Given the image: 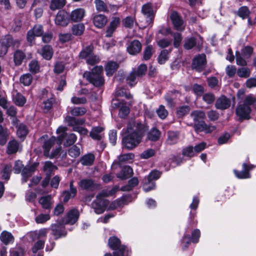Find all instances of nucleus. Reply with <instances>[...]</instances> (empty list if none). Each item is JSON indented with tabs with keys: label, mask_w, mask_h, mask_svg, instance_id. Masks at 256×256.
Wrapping results in <instances>:
<instances>
[{
	"label": "nucleus",
	"mask_w": 256,
	"mask_h": 256,
	"mask_svg": "<svg viewBox=\"0 0 256 256\" xmlns=\"http://www.w3.org/2000/svg\"><path fill=\"white\" fill-rule=\"evenodd\" d=\"M18 142L15 140H11L8 144L7 152L8 154H14L18 151Z\"/></svg>",
	"instance_id": "obj_46"
},
{
	"label": "nucleus",
	"mask_w": 256,
	"mask_h": 256,
	"mask_svg": "<svg viewBox=\"0 0 256 256\" xmlns=\"http://www.w3.org/2000/svg\"><path fill=\"white\" fill-rule=\"evenodd\" d=\"M41 54L44 59L46 60H50L53 55V50L52 46L49 45L44 46L42 48Z\"/></svg>",
	"instance_id": "obj_38"
},
{
	"label": "nucleus",
	"mask_w": 256,
	"mask_h": 256,
	"mask_svg": "<svg viewBox=\"0 0 256 256\" xmlns=\"http://www.w3.org/2000/svg\"><path fill=\"white\" fill-rule=\"evenodd\" d=\"M26 58V55L22 50H18L14 54V61L16 66L21 65Z\"/></svg>",
	"instance_id": "obj_27"
},
{
	"label": "nucleus",
	"mask_w": 256,
	"mask_h": 256,
	"mask_svg": "<svg viewBox=\"0 0 256 256\" xmlns=\"http://www.w3.org/2000/svg\"><path fill=\"white\" fill-rule=\"evenodd\" d=\"M206 56L202 54L196 56L192 60V68L196 72H201L204 70L206 66Z\"/></svg>",
	"instance_id": "obj_9"
},
{
	"label": "nucleus",
	"mask_w": 256,
	"mask_h": 256,
	"mask_svg": "<svg viewBox=\"0 0 256 256\" xmlns=\"http://www.w3.org/2000/svg\"><path fill=\"white\" fill-rule=\"evenodd\" d=\"M215 100V96L212 92L206 93L202 95V100L208 104H212Z\"/></svg>",
	"instance_id": "obj_55"
},
{
	"label": "nucleus",
	"mask_w": 256,
	"mask_h": 256,
	"mask_svg": "<svg viewBox=\"0 0 256 256\" xmlns=\"http://www.w3.org/2000/svg\"><path fill=\"white\" fill-rule=\"evenodd\" d=\"M68 154L72 158H76L80 154V148L74 145L68 150Z\"/></svg>",
	"instance_id": "obj_60"
},
{
	"label": "nucleus",
	"mask_w": 256,
	"mask_h": 256,
	"mask_svg": "<svg viewBox=\"0 0 256 256\" xmlns=\"http://www.w3.org/2000/svg\"><path fill=\"white\" fill-rule=\"evenodd\" d=\"M104 198V197L99 194L92 203V206L97 214L103 213L108 204V200Z\"/></svg>",
	"instance_id": "obj_8"
},
{
	"label": "nucleus",
	"mask_w": 256,
	"mask_h": 256,
	"mask_svg": "<svg viewBox=\"0 0 256 256\" xmlns=\"http://www.w3.org/2000/svg\"><path fill=\"white\" fill-rule=\"evenodd\" d=\"M138 76L134 71L132 70L127 76L126 80L127 83L131 86H133L137 82L136 80Z\"/></svg>",
	"instance_id": "obj_53"
},
{
	"label": "nucleus",
	"mask_w": 256,
	"mask_h": 256,
	"mask_svg": "<svg viewBox=\"0 0 256 256\" xmlns=\"http://www.w3.org/2000/svg\"><path fill=\"white\" fill-rule=\"evenodd\" d=\"M190 111V107L188 106H182L178 108L176 114L178 118H182L187 114Z\"/></svg>",
	"instance_id": "obj_54"
},
{
	"label": "nucleus",
	"mask_w": 256,
	"mask_h": 256,
	"mask_svg": "<svg viewBox=\"0 0 256 256\" xmlns=\"http://www.w3.org/2000/svg\"><path fill=\"white\" fill-rule=\"evenodd\" d=\"M170 34L174 38V46L175 48H178L182 40V37L181 34L179 32H170Z\"/></svg>",
	"instance_id": "obj_59"
},
{
	"label": "nucleus",
	"mask_w": 256,
	"mask_h": 256,
	"mask_svg": "<svg viewBox=\"0 0 256 256\" xmlns=\"http://www.w3.org/2000/svg\"><path fill=\"white\" fill-rule=\"evenodd\" d=\"M54 21L56 25L63 26L64 24V10H60L58 12Z\"/></svg>",
	"instance_id": "obj_58"
},
{
	"label": "nucleus",
	"mask_w": 256,
	"mask_h": 256,
	"mask_svg": "<svg viewBox=\"0 0 256 256\" xmlns=\"http://www.w3.org/2000/svg\"><path fill=\"white\" fill-rule=\"evenodd\" d=\"M108 246L112 250L114 256H124L126 247L121 245L120 240L116 237H110L108 240Z\"/></svg>",
	"instance_id": "obj_7"
},
{
	"label": "nucleus",
	"mask_w": 256,
	"mask_h": 256,
	"mask_svg": "<svg viewBox=\"0 0 256 256\" xmlns=\"http://www.w3.org/2000/svg\"><path fill=\"white\" fill-rule=\"evenodd\" d=\"M57 134H59L56 138L52 136L46 140L48 138L47 134L42 136L40 138V140H44L42 144L44 156L50 158H53L58 156L62 150L60 146L64 140V126H60L56 130Z\"/></svg>",
	"instance_id": "obj_2"
},
{
	"label": "nucleus",
	"mask_w": 256,
	"mask_h": 256,
	"mask_svg": "<svg viewBox=\"0 0 256 256\" xmlns=\"http://www.w3.org/2000/svg\"><path fill=\"white\" fill-rule=\"evenodd\" d=\"M51 200V196L48 195L41 197L38 202L42 205L43 208L49 210L51 208L52 205Z\"/></svg>",
	"instance_id": "obj_35"
},
{
	"label": "nucleus",
	"mask_w": 256,
	"mask_h": 256,
	"mask_svg": "<svg viewBox=\"0 0 256 256\" xmlns=\"http://www.w3.org/2000/svg\"><path fill=\"white\" fill-rule=\"evenodd\" d=\"M79 218V212L78 210L73 208L70 210L65 218V224H74L78 220Z\"/></svg>",
	"instance_id": "obj_20"
},
{
	"label": "nucleus",
	"mask_w": 256,
	"mask_h": 256,
	"mask_svg": "<svg viewBox=\"0 0 256 256\" xmlns=\"http://www.w3.org/2000/svg\"><path fill=\"white\" fill-rule=\"evenodd\" d=\"M38 166V164L35 162L30 166H27L23 168L22 172L23 182H26L28 181V178L32 176Z\"/></svg>",
	"instance_id": "obj_19"
},
{
	"label": "nucleus",
	"mask_w": 256,
	"mask_h": 256,
	"mask_svg": "<svg viewBox=\"0 0 256 256\" xmlns=\"http://www.w3.org/2000/svg\"><path fill=\"white\" fill-rule=\"evenodd\" d=\"M254 52L252 46H246L243 47L240 52H236V64L241 66H245L248 65L246 59L250 58Z\"/></svg>",
	"instance_id": "obj_6"
},
{
	"label": "nucleus",
	"mask_w": 256,
	"mask_h": 256,
	"mask_svg": "<svg viewBox=\"0 0 256 256\" xmlns=\"http://www.w3.org/2000/svg\"><path fill=\"white\" fill-rule=\"evenodd\" d=\"M104 128L101 126H96L92 128L90 132V136L94 140H100L103 137L102 132Z\"/></svg>",
	"instance_id": "obj_25"
},
{
	"label": "nucleus",
	"mask_w": 256,
	"mask_h": 256,
	"mask_svg": "<svg viewBox=\"0 0 256 256\" xmlns=\"http://www.w3.org/2000/svg\"><path fill=\"white\" fill-rule=\"evenodd\" d=\"M182 95L180 90L174 89L166 93L164 98L167 102L168 105L170 107H172L174 104V100L177 97L181 96Z\"/></svg>",
	"instance_id": "obj_17"
},
{
	"label": "nucleus",
	"mask_w": 256,
	"mask_h": 256,
	"mask_svg": "<svg viewBox=\"0 0 256 256\" xmlns=\"http://www.w3.org/2000/svg\"><path fill=\"white\" fill-rule=\"evenodd\" d=\"M8 135V130L0 125V144L4 145L6 143Z\"/></svg>",
	"instance_id": "obj_50"
},
{
	"label": "nucleus",
	"mask_w": 256,
	"mask_h": 256,
	"mask_svg": "<svg viewBox=\"0 0 256 256\" xmlns=\"http://www.w3.org/2000/svg\"><path fill=\"white\" fill-rule=\"evenodd\" d=\"M76 136L74 134H70L68 135H66L65 133V146H70L73 144L76 140Z\"/></svg>",
	"instance_id": "obj_63"
},
{
	"label": "nucleus",
	"mask_w": 256,
	"mask_h": 256,
	"mask_svg": "<svg viewBox=\"0 0 256 256\" xmlns=\"http://www.w3.org/2000/svg\"><path fill=\"white\" fill-rule=\"evenodd\" d=\"M94 4L96 10L100 12H108L110 10L108 5L102 0H95Z\"/></svg>",
	"instance_id": "obj_41"
},
{
	"label": "nucleus",
	"mask_w": 256,
	"mask_h": 256,
	"mask_svg": "<svg viewBox=\"0 0 256 256\" xmlns=\"http://www.w3.org/2000/svg\"><path fill=\"white\" fill-rule=\"evenodd\" d=\"M108 18L106 16L102 14H98L93 18V23L98 28H102L107 23Z\"/></svg>",
	"instance_id": "obj_23"
},
{
	"label": "nucleus",
	"mask_w": 256,
	"mask_h": 256,
	"mask_svg": "<svg viewBox=\"0 0 256 256\" xmlns=\"http://www.w3.org/2000/svg\"><path fill=\"white\" fill-rule=\"evenodd\" d=\"M44 33L43 27L40 24L35 25L32 30L28 31L26 39L28 42L32 44L35 36H40Z\"/></svg>",
	"instance_id": "obj_14"
},
{
	"label": "nucleus",
	"mask_w": 256,
	"mask_h": 256,
	"mask_svg": "<svg viewBox=\"0 0 256 256\" xmlns=\"http://www.w3.org/2000/svg\"><path fill=\"white\" fill-rule=\"evenodd\" d=\"M40 66L38 62L33 60L29 64V70L32 73L36 74L40 71Z\"/></svg>",
	"instance_id": "obj_64"
},
{
	"label": "nucleus",
	"mask_w": 256,
	"mask_h": 256,
	"mask_svg": "<svg viewBox=\"0 0 256 256\" xmlns=\"http://www.w3.org/2000/svg\"><path fill=\"white\" fill-rule=\"evenodd\" d=\"M133 174V170L130 166H125L120 172L117 174V177L122 180H126L131 177Z\"/></svg>",
	"instance_id": "obj_33"
},
{
	"label": "nucleus",
	"mask_w": 256,
	"mask_h": 256,
	"mask_svg": "<svg viewBox=\"0 0 256 256\" xmlns=\"http://www.w3.org/2000/svg\"><path fill=\"white\" fill-rule=\"evenodd\" d=\"M147 70L148 68L146 64H141L136 70H133L134 71L138 77H142L146 74Z\"/></svg>",
	"instance_id": "obj_62"
},
{
	"label": "nucleus",
	"mask_w": 256,
	"mask_h": 256,
	"mask_svg": "<svg viewBox=\"0 0 256 256\" xmlns=\"http://www.w3.org/2000/svg\"><path fill=\"white\" fill-rule=\"evenodd\" d=\"M161 173L158 170H152L150 174L145 177L144 179H146L148 182H154V180H158L160 176Z\"/></svg>",
	"instance_id": "obj_57"
},
{
	"label": "nucleus",
	"mask_w": 256,
	"mask_h": 256,
	"mask_svg": "<svg viewBox=\"0 0 256 256\" xmlns=\"http://www.w3.org/2000/svg\"><path fill=\"white\" fill-rule=\"evenodd\" d=\"M32 81V76L30 74L22 75L20 78V82L25 86H30Z\"/></svg>",
	"instance_id": "obj_49"
},
{
	"label": "nucleus",
	"mask_w": 256,
	"mask_h": 256,
	"mask_svg": "<svg viewBox=\"0 0 256 256\" xmlns=\"http://www.w3.org/2000/svg\"><path fill=\"white\" fill-rule=\"evenodd\" d=\"M65 120L67 122L68 126L72 127L74 131L75 128L83 125L86 122L84 118H77L74 116H67L65 118Z\"/></svg>",
	"instance_id": "obj_22"
},
{
	"label": "nucleus",
	"mask_w": 256,
	"mask_h": 256,
	"mask_svg": "<svg viewBox=\"0 0 256 256\" xmlns=\"http://www.w3.org/2000/svg\"><path fill=\"white\" fill-rule=\"evenodd\" d=\"M170 19L174 28L178 31H183L185 28L184 21L181 16L176 11H174L170 15Z\"/></svg>",
	"instance_id": "obj_13"
},
{
	"label": "nucleus",
	"mask_w": 256,
	"mask_h": 256,
	"mask_svg": "<svg viewBox=\"0 0 256 256\" xmlns=\"http://www.w3.org/2000/svg\"><path fill=\"white\" fill-rule=\"evenodd\" d=\"M171 50L172 49L170 50H164L161 52L158 58V62L160 64H162L168 60V55Z\"/></svg>",
	"instance_id": "obj_45"
},
{
	"label": "nucleus",
	"mask_w": 256,
	"mask_h": 256,
	"mask_svg": "<svg viewBox=\"0 0 256 256\" xmlns=\"http://www.w3.org/2000/svg\"><path fill=\"white\" fill-rule=\"evenodd\" d=\"M242 170L238 171L236 170H234V172L236 176L240 179L249 178L251 176L250 171L256 168V166L250 164L243 163L242 165Z\"/></svg>",
	"instance_id": "obj_10"
},
{
	"label": "nucleus",
	"mask_w": 256,
	"mask_h": 256,
	"mask_svg": "<svg viewBox=\"0 0 256 256\" xmlns=\"http://www.w3.org/2000/svg\"><path fill=\"white\" fill-rule=\"evenodd\" d=\"M94 46L90 44L85 47L80 54V57L81 58L87 59L93 53Z\"/></svg>",
	"instance_id": "obj_39"
},
{
	"label": "nucleus",
	"mask_w": 256,
	"mask_h": 256,
	"mask_svg": "<svg viewBox=\"0 0 256 256\" xmlns=\"http://www.w3.org/2000/svg\"><path fill=\"white\" fill-rule=\"evenodd\" d=\"M234 14L242 20H245L250 17L251 12L248 6H242Z\"/></svg>",
	"instance_id": "obj_31"
},
{
	"label": "nucleus",
	"mask_w": 256,
	"mask_h": 256,
	"mask_svg": "<svg viewBox=\"0 0 256 256\" xmlns=\"http://www.w3.org/2000/svg\"><path fill=\"white\" fill-rule=\"evenodd\" d=\"M52 234L56 238H58L63 234L64 230V218H61L51 226Z\"/></svg>",
	"instance_id": "obj_12"
},
{
	"label": "nucleus",
	"mask_w": 256,
	"mask_h": 256,
	"mask_svg": "<svg viewBox=\"0 0 256 256\" xmlns=\"http://www.w3.org/2000/svg\"><path fill=\"white\" fill-rule=\"evenodd\" d=\"M28 131L26 125L20 124L17 130V134L19 138H24L28 134Z\"/></svg>",
	"instance_id": "obj_61"
},
{
	"label": "nucleus",
	"mask_w": 256,
	"mask_h": 256,
	"mask_svg": "<svg viewBox=\"0 0 256 256\" xmlns=\"http://www.w3.org/2000/svg\"><path fill=\"white\" fill-rule=\"evenodd\" d=\"M192 90L195 95L198 96H200L204 93V88L202 86L198 84H194L192 86Z\"/></svg>",
	"instance_id": "obj_51"
},
{
	"label": "nucleus",
	"mask_w": 256,
	"mask_h": 256,
	"mask_svg": "<svg viewBox=\"0 0 256 256\" xmlns=\"http://www.w3.org/2000/svg\"><path fill=\"white\" fill-rule=\"evenodd\" d=\"M138 180L137 178L134 177L128 182V184L121 188V190L124 192H128L138 184Z\"/></svg>",
	"instance_id": "obj_37"
},
{
	"label": "nucleus",
	"mask_w": 256,
	"mask_h": 256,
	"mask_svg": "<svg viewBox=\"0 0 256 256\" xmlns=\"http://www.w3.org/2000/svg\"><path fill=\"white\" fill-rule=\"evenodd\" d=\"M148 130V126L144 124L138 120L130 121L122 138V148L128 150H134L141 142Z\"/></svg>",
	"instance_id": "obj_1"
},
{
	"label": "nucleus",
	"mask_w": 256,
	"mask_h": 256,
	"mask_svg": "<svg viewBox=\"0 0 256 256\" xmlns=\"http://www.w3.org/2000/svg\"><path fill=\"white\" fill-rule=\"evenodd\" d=\"M14 103L18 106H23L26 102V98L20 93L16 92L13 98Z\"/></svg>",
	"instance_id": "obj_47"
},
{
	"label": "nucleus",
	"mask_w": 256,
	"mask_h": 256,
	"mask_svg": "<svg viewBox=\"0 0 256 256\" xmlns=\"http://www.w3.org/2000/svg\"><path fill=\"white\" fill-rule=\"evenodd\" d=\"M190 116L192 118L194 123L192 124L196 133L204 132L206 134L211 133L216 129V126L208 125L204 121L206 117L205 112L202 110H196L192 111Z\"/></svg>",
	"instance_id": "obj_3"
},
{
	"label": "nucleus",
	"mask_w": 256,
	"mask_h": 256,
	"mask_svg": "<svg viewBox=\"0 0 256 256\" xmlns=\"http://www.w3.org/2000/svg\"><path fill=\"white\" fill-rule=\"evenodd\" d=\"M154 51L152 45L148 46L144 50L143 52V58L145 60H148L150 58Z\"/></svg>",
	"instance_id": "obj_52"
},
{
	"label": "nucleus",
	"mask_w": 256,
	"mask_h": 256,
	"mask_svg": "<svg viewBox=\"0 0 256 256\" xmlns=\"http://www.w3.org/2000/svg\"><path fill=\"white\" fill-rule=\"evenodd\" d=\"M128 52L131 55H136L142 50V44L136 40L132 41L126 48Z\"/></svg>",
	"instance_id": "obj_18"
},
{
	"label": "nucleus",
	"mask_w": 256,
	"mask_h": 256,
	"mask_svg": "<svg viewBox=\"0 0 256 256\" xmlns=\"http://www.w3.org/2000/svg\"><path fill=\"white\" fill-rule=\"evenodd\" d=\"M70 190L65 191V202L74 197L77 192L76 188L73 185V181L70 182Z\"/></svg>",
	"instance_id": "obj_40"
},
{
	"label": "nucleus",
	"mask_w": 256,
	"mask_h": 256,
	"mask_svg": "<svg viewBox=\"0 0 256 256\" xmlns=\"http://www.w3.org/2000/svg\"><path fill=\"white\" fill-rule=\"evenodd\" d=\"M246 66H242L237 70V75L240 78H246L250 76L251 70Z\"/></svg>",
	"instance_id": "obj_42"
},
{
	"label": "nucleus",
	"mask_w": 256,
	"mask_h": 256,
	"mask_svg": "<svg viewBox=\"0 0 256 256\" xmlns=\"http://www.w3.org/2000/svg\"><path fill=\"white\" fill-rule=\"evenodd\" d=\"M256 106V96L250 94L246 96L242 104H239L236 110V113L240 120H248L254 106Z\"/></svg>",
	"instance_id": "obj_4"
},
{
	"label": "nucleus",
	"mask_w": 256,
	"mask_h": 256,
	"mask_svg": "<svg viewBox=\"0 0 256 256\" xmlns=\"http://www.w3.org/2000/svg\"><path fill=\"white\" fill-rule=\"evenodd\" d=\"M179 138V134L177 132L170 131L168 132L166 144L169 145H173L176 144Z\"/></svg>",
	"instance_id": "obj_34"
},
{
	"label": "nucleus",
	"mask_w": 256,
	"mask_h": 256,
	"mask_svg": "<svg viewBox=\"0 0 256 256\" xmlns=\"http://www.w3.org/2000/svg\"><path fill=\"white\" fill-rule=\"evenodd\" d=\"M161 136L160 131L156 128L154 127L147 134L148 138L152 142L158 140Z\"/></svg>",
	"instance_id": "obj_30"
},
{
	"label": "nucleus",
	"mask_w": 256,
	"mask_h": 256,
	"mask_svg": "<svg viewBox=\"0 0 256 256\" xmlns=\"http://www.w3.org/2000/svg\"><path fill=\"white\" fill-rule=\"evenodd\" d=\"M142 12L147 18H150V21L154 18L153 5L151 2H148L143 5L142 8Z\"/></svg>",
	"instance_id": "obj_24"
},
{
	"label": "nucleus",
	"mask_w": 256,
	"mask_h": 256,
	"mask_svg": "<svg viewBox=\"0 0 256 256\" xmlns=\"http://www.w3.org/2000/svg\"><path fill=\"white\" fill-rule=\"evenodd\" d=\"M86 14V10L83 8H78L73 10L70 15V19L72 22H81Z\"/></svg>",
	"instance_id": "obj_16"
},
{
	"label": "nucleus",
	"mask_w": 256,
	"mask_h": 256,
	"mask_svg": "<svg viewBox=\"0 0 256 256\" xmlns=\"http://www.w3.org/2000/svg\"><path fill=\"white\" fill-rule=\"evenodd\" d=\"M64 6V0H52L50 8L54 10L62 8Z\"/></svg>",
	"instance_id": "obj_56"
},
{
	"label": "nucleus",
	"mask_w": 256,
	"mask_h": 256,
	"mask_svg": "<svg viewBox=\"0 0 256 256\" xmlns=\"http://www.w3.org/2000/svg\"><path fill=\"white\" fill-rule=\"evenodd\" d=\"M87 110L84 107H74L70 108L69 112L73 116H80L86 114Z\"/></svg>",
	"instance_id": "obj_36"
},
{
	"label": "nucleus",
	"mask_w": 256,
	"mask_h": 256,
	"mask_svg": "<svg viewBox=\"0 0 256 256\" xmlns=\"http://www.w3.org/2000/svg\"><path fill=\"white\" fill-rule=\"evenodd\" d=\"M118 67L119 64L118 62L113 61H109L107 62L105 67L106 75L108 76H112Z\"/></svg>",
	"instance_id": "obj_29"
},
{
	"label": "nucleus",
	"mask_w": 256,
	"mask_h": 256,
	"mask_svg": "<svg viewBox=\"0 0 256 256\" xmlns=\"http://www.w3.org/2000/svg\"><path fill=\"white\" fill-rule=\"evenodd\" d=\"M80 188L83 190L93 192L100 188V185L90 178L82 179L79 182Z\"/></svg>",
	"instance_id": "obj_11"
},
{
	"label": "nucleus",
	"mask_w": 256,
	"mask_h": 256,
	"mask_svg": "<svg viewBox=\"0 0 256 256\" xmlns=\"http://www.w3.org/2000/svg\"><path fill=\"white\" fill-rule=\"evenodd\" d=\"M0 240L6 245L11 242H13L14 238L9 232L4 231L2 232L0 236Z\"/></svg>",
	"instance_id": "obj_43"
},
{
	"label": "nucleus",
	"mask_w": 256,
	"mask_h": 256,
	"mask_svg": "<svg viewBox=\"0 0 256 256\" xmlns=\"http://www.w3.org/2000/svg\"><path fill=\"white\" fill-rule=\"evenodd\" d=\"M103 68L102 66L94 67L92 72H86L83 77L86 78L90 83L96 87H100L104 83V80L102 76Z\"/></svg>",
	"instance_id": "obj_5"
},
{
	"label": "nucleus",
	"mask_w": 256,
	"mask_h": 256,
	"mask_svg": "<svg viewBox=\"0 0 256 256\" xmlns=\"http://www.w3.org/2000/svg\"><path fill=\"white\" fill-rule=\"evenodd\" d=\"M84 26L82 24H74L72 28V31L73 34L76 36H81L84 32Z\"/></svg>",
	"instance_id": "obj_44"
},
{
	"label": "nucleus",
	"mask_w": 256,
	"mask_h": 256,
	"mask_svg": "<svg viewBox=\"0 0 256 256\" xmlns=\"http://www.w3.org/2000/svg\"><path fill=\"white\" fill-rule=\"evenodd\" d=\"M231 100L224 95H221L215 102V107L220 110H225L228 108L231 105Z\"/></svg>",
	"instance_id": "obj_15"
},
{
	"label": "nucleus",
	"mask_w": 256,
	"mask_h": 256,
	"mask_svg": "<svg viewBox=\"0 0 256 256\" xmlns=\"http://www.w3.org/2000/svg\"><path fill=\"white\" fill-rule=\"evenodd\" d=\"M202 43V42L200 43V42H197L195 38L190 37L185 40L184 47L186 50H190L195 46L200 48L201 46Z\"/></svg>",
	"instance_id": "obj_26"
},
{
	"label": "nucleus",
	"mask_w": 256,
	"mask_h": 256,
	"mask_svg": "<svg viewBox=\"0 0 256 256\" xmlns=\"http://www.w3.org/2000/svg\"><path fill=\"white\" fill-rule=\"evenodd\" d=\"M120 18L118 17L112 18L106 32V38H110L112 36L114 32L120 24Z\"/></svg>",
	"instance_id": "obj_21"
},
{
	"label": "nucleus",
	"mask_w": 256,
	"mask_h": 256,
	"mask_svg": "<svg viewBox=\"0 0 256 256\" xmlns=\"http://www.w3.org/2000/svg\"><path fill=\"white\" fill-rule=\"evenodd\" d=\"M95 156L92 153H88L83 156L80 162L83 166H90L93 164Z\"/></svg>",
	"instance_id": "obj_28"
},
{
	"label": "nucleus",
	"mask_w": 256,
	"mask_h": 256,
	"mask_svg": "<svg viewBox=\"0 0 256 256\" xmlns=\"http://www.w3.org/2000/svg\"><path fill=\"white\" fill-rule=\"evenodd\" d=\"M1 42L6 46L8 48L11 46L18 47L20 44L19 41L18 40H14L10 35L6 36L2 39Z\"/></svg>",
	"instance_id": "obj_32"
},
{
	"label": "nucleus",
	"mask_w": 256,
	"mask_h": 256,
	"mask_svg": "<svg viewBox=\"0 0 256 256\" xmlns=\"http://www.w3.org/2000/svg\"><path fill=\"white\" fill-rule=\"evenodd\" d=\"M134 22H136L134 16H126L123 20L122 23L124 26L126 28H132Z\"/></svg>",
	"instance_id": "obj_48"
}]
</instances>
